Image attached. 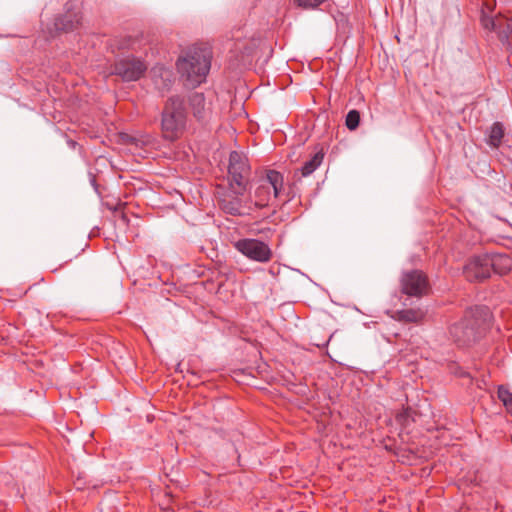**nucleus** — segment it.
<instances>
[{"mask_svg": "<svg viewBox=\"0 0 512 512\" xmlns=\"http://www.w3.org/2000/svg\"><path fill=\"white\" fill-rule=\"evenodd\" d=\"M487 307L476 306L466 310L463 318L450 328V334L459 347H467L480 340L489 328Z\"/></svg>", "mask_w": 512, "mask_h": 512, "instance_id": "obj_1", "label": "nucleus"}, {"mask_svg": "<svg viewBox=\"0 0 512 512\" xmlns=\"http://www.w3.org/2000/svg\"><path fill=\"white\" fill-rule=\"evenodd\" d=\"M176 66L185 85L196 87L206 80L211 66V51L206 47L193 46L178 58Z\"/></svg>", "mask_w": 512, "mask_h": 512, "instance_id": "obj_2", "label": "nucleus"}, {"mask_svg": "<svg viewBox=\"0 0 512 512\" xmlns=\"http://www.w3.org/2000/svg\"><path fill=\"white\" fill-rule=\"evenodd\" d=\"M187 122L185 101L180 96L170 97L163 109L161 119V131L163 138L168 141L179 139L185 129Z\"/></svg>", "mask_w": 512, "mask_h": 512, "instance_id": "obj_3", "label": "nucleus"}, {"mask_svg": "<svg viewBox=\"0 0 512 512\" xmlns=\"http://www.w3.org/2000/svg\"><path fill=\"white\" fill-rule=\"evenodd\" d=\"M250 166L246 156L238 151L229 155L228 179L233 194L243 195L249 181Z\"/></svg>", "mask_w": 512, "mask_h": 512, "instance_id": "obj_4", "label": "nucleus"}, {"mask_svg": "<svg viewBox=\"0 0 512 512\" xmlns=\"http://www.w3.org/2000/svg\"><path fill=\"white\" fill-rule=\"evenodd\" d=\"M283 184L284 178L280 172L267 170L255 190V205L259 208L268 206L271 200L279 197L283 189Z\"/></svg>", "mask_w": 512, "mask_h": 512, "instance_id": "obj_5", "label": "nucleus"}, {"mask_svg": "<svg viewBox=\"0 0 512 512\" xmlns=\"http://www.w3.org/2000/svg\"><path fill=\"white\" fill-rule=\"evenodd\" d=\"M400 290L409 297L421 298L429 293V280L421 270H410L400 277Z\"/></svg>", "mask_w": 512, "mask_h": 512, "instance_id": "obj_6", "label": "nucleus"}, {"mask_svg": "<svg viewBox=\"0 0 512 512\" xmlns=\"http://www.w3.org/2000/svg\"><path fill=\"white\" fill-rule=\"evenodd\" d=\"M233 246L238 252L255 262L267 263L273 257V252L269 245L258 239H239L234 242Z\"/></svg>", "mask_w": 512, "mask_h": 512, "instance_id": "obj_7", "label": "nucleus"}, {"mask_svg": "<svg viewBox=\"0 0 512 512\" xmlns=\"http://www.w3.org/2000/svg\"><path fill=\"white\" fill-rule=\"evenodd\" d=\"M482 27L488 31H495L498 39L512 52V15L510 17L499 14L497 16H483Z\"/></svg>", "mask_w": 512, "mask_h": 512, "instance_id": "obj_8", "label": "nucleus"}, {"mask_svg": "<svg viewBox=\"0 0 512 512\" xmlns=\"http://www.w3.org/2000/svg\"><path fill=\"white\" fill-rule=\"evenodd\" d=\"M147 70V65L142 60L129 56L115 62L112 74H115L123 81H136L140 79Z\"/></svg>", "mask_w": 512, "mask_h": 512, "instance_id": "obj_9", "label": "nucleus"}, {"mask_svg": "<svg viewBox=\"0 0 512 512\" xmlns=\"http://www.w3.org/2000/svg\"><path fill=\"white\" fill-rule=\"evenodd\" d=\"M468 281H483L491 276L489 253L471 257L463 268Z\"/></svg>", "mask_w": 512, "mask_h": 512, "instance_id": "obj_10", "label": "nucleus"}, {"mask_svg": "<svg viewBox=\"0 0 512 512\" xmlns=\"http://www.w3.org/2000/svg\"><path fill=\"white\" fill-rule=\"evenodd\" d=\"M82 15L79 11L67 9V11L55 18L54 26L58 31L70 32L81 26Z\"/></svg>", "mask_w": 512, "mask_h": 512, "instance_id": "obj_11", "label": "nucleus"}, {"mask_svg": "<svg viewBox=\"0 0 512 512\" xmlns=\"http://www.w3.org/2000/svg\"><path fill=\"white\" fill-rule=\"evenodd\" d=\"M189 105L193 116L198 121H205L211 114V103L207 102L203 93L195 92L189 97Z\"/></svg>", "mask_w": 512, "mask_h": 512, "instance_id": "obj_12", "label": "nucleus"}, {"mask_svg": "<svg viewBox=\"0 0 512 512\" xmlns=\"http://www.w3.org/2000/svg\"><path fill=\"white\" fill-rule=\"evenodd\" d=\"M491 271L505 275L512 270V257L505 253H489Z\"/></svg>", "mask_w": 512, "mask_h": 512, "instance_id": "obj_13", "label": "nucleus"}, {"mask_svg": "<svg viewBox=\"0 0 512 512\" xmlns=\"http://www.w3.org/2000/svg\"><path fill=\"white\" fill-rule=\"evenodd\" d=\"M239 196L238 194H234V196L227 195L221 198L219 200L221 210L230 215H241L242 202Z\"/></svg>", "mask_w": 512, "mask_h": 512, "instance_id": "obj_14", "label": "nucleus"}, {"mask_svg": "<svg viewBox=\"0 0 512 512\" xmlns=\"http://www.w3.org/2000/svg\"><path fill=\"white\" fill-rule=\"evenodd\" d=\"M425 316L421 309H404L396 312V319L405 323H418Z\"/></svg>", "mask_w": 512, "mask_h": 512, "instance_id": "obj_15", "label": "nucleus"}, {"mask_svg": "<svg viewBox=\"0 0 512 512\" xmlns=\"http://www.w3.org/2000/svg\"><path fill=\"white\" fill-rule=\"evenodd\" d=\"M324 159V154L319 151V152H316L312 158L308 161H306L303 166L301 167L300 169V172H301V176L302 177H307L309 175H311L322 163Z\"/></svg>", "mask_w": 512, "mask_h": 512, "instance_id": "obj_16", "label": "nucleus"}, {"mask_svg": "<svg viewBox=\"0 0 512 512\" xmlns=\"http://www.w3.org/2000/svg\"><path fill=\"white\" fill-rule=\"evenodd\" d=\"M504 137V128L503 125L500 122H495L490 129L489 133V145L498 148L501 143L502 139Z\"/></svg>", "mask_w": 512, "mask_h": 512, "instance_id": "obj_17", "label": "nucleus"}, {"mask_svg": "<svg viewBox=\"0 0 512 512\" xmlns=\"http://www.w3.org/2000/svg\"><path fill=\"white\" fill-rule=\"evenodd\" d=\"M497 396L503 403L506 410L512 415V393L503 385H500L497 390Z\"/></svg>", "mask_w": 512, "mask_h": 512, "instance_id": "obj_18", "label": "nucleus"}, {"mask_svg": "<svg viewBox=\"0 0 512 512\" xmlns=\"http://www.w3.org/2000/svg\"><path fill=\"white\" fill-rule=\"evenodd\" d=\"M346 126L349 130H355L360 123V113L359 111L353 109L350 110L346 115Z\"/></svg>", "mask_w": 512, "mask_h": 512, "instance_id": "obj_19", "label": "nucleus"}, {"mask_svg": "<svg viewBox=\"0 0 512 512\" xmlns=\"http://www.w3.org/2000/svg\"><path fill=\"white\" fill-rule=\"evenodd\" d=\"M494 10V3L492 1L484 0L481 8L480 22L482 23L483 16H492Z\"/></svg>", "mask_w": 512, "mask_h": 512, "instance_id": "obj_20", "label": "nucleus"}, {"mask_svg": "<svg viewBox=\"0 0 512 512\" xmlns=\"http://www.w3.org/2000/svg\"><path fill=\"white\" fill-rule=\"evenodd\" d=\"M460 377H470V375L467 372H462L460 373Z\"/></svg>", "mask_w": 512, "mask_h": 512, "instance_id": "obj_21", "label": "nucleus"}]
</instances>
